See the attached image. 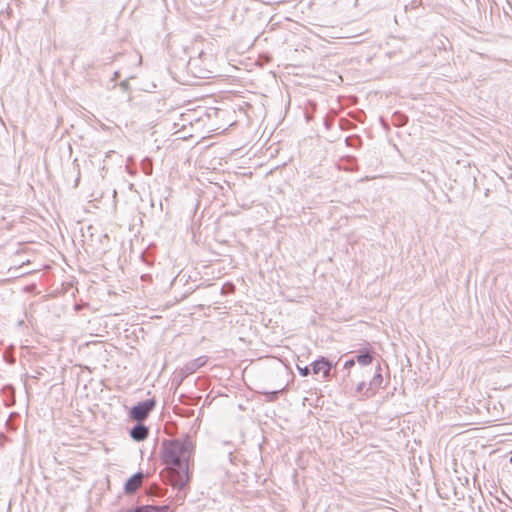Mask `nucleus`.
Instances as JSON below:
<instances>
[{
  "label": "nucleus",
  "mask_w": 512,
  "mask_h": 512,
  "mask_svg": "<svg viewBox=\"0 0 512 512\" xmlns=\"http://www.w3.org/2000/svg\"><path fill=\"white\" fill-rule=\"evenodd\" d=\"M193 450L194 446L189 437L163 441L161 458L174 488L182 490L189 483L188 462Z\"/></svg>",
  "instance_id": "nucleus-1"
},
{
  "label": "nucleus",
  "mask_w": 512,
  "mask_h": 512,
  "mask_svg": "<svg viewBox=\"0 0 512 512\" xmlns=\"http://www.w3.org/2000/svg\"><path fill=\"white\" fill-rule=\"evenodd\" d=\"M156 401L154 399H147L134 405L129 411L130 419L143 422L155 408Z\"/></svg>",
  "instance_id": "nucleus-2"
},
{
  "label": "nucleus",
  "mask_w": 512,
  "mask_h": 512,
  "mask_svg": "<svg viewBox=\"0 0 512 512\" xmlns=\"http://www.w3.org/2000/svg\"><path fill=\"white\" fill-rule=\"evenodd\" d=\"M207 362L206 356H200L187 362L180 370L181 381L189 375L195 373L199 368L203 367Z\"/></svg>",
  "instance_id": "nucleus-3"
},
{
  "label": "nucleus",
  "mask_w": 512,
  "mask_h": 512,
  "mask_svg": "<svg viewBox=\"0 0 512 512\" xmlns=\"http://www.w3.org/2000/svg\"><path fill=\"white\" fill-rule=\"evenodd\" d=\"M381 371H382V369H381L380 363L378 362L376 365L375 374L372 377V379L370 380L368 387L364 391V395L366 397L373 396L376 393V391L381 387L382 382H383V376H382Z\"/></svg>",
  "instance_id": "nucleus-4"
},
{
  "label": "nucleus",
  "mask_w": 512,
  "mask_h": 512,
  "mask_svg": "<svg viewBox=\"0 0 512 512\" xmlns=\"http://www.w3.org/2000/svg\"><path fill=\"white\" fill-rule=\"evenodd\" d=\"M144 474L137 472L133 474L125 483L124 490L128 495L134 494L142 485Z\"/></svg>",
  "instance_id": "nucleus-5"
},
{
  "label": "nucleus",
  "mask_w": 512,
  "mask_h": 512,
  "mask_svg": "<svg viewBox=\"0 0 512 512\" xmlns=\"http://www.w3.org/2000/svg\"><path fill=\"white\" fill-rule=\"evenodd\" d=\"M148 435L149 428L142 422H137V424L130 429V437L136 442L144 441Z\"/></svg>",
  "instance_id": "nucleus-6"
},
{
  "label": "nucleus",
  "mask_w": 512,
  "mask_h": 512,
  "mask_svg": "<svg viewBox=\"0 0 512 512\" xmlns=\"http://www.w3.org/2000/svg\"><path fill=\"white\" fill-rule=\"evenodd\" d=\"M331 368V363L325 357H321L320 359H317L312 363L313 373L319 374L320 372H322L324 378H327L329 376Z\"/></svg>",
  "instance_id": "nucleus-7"
},
{
  "label": "nucleus",
  "mask_w": 512,
  "mask_h": 512,
  "mask_svg": "<svg viewBox=\"0 0 512 512\" xmlns=\"http://www.w3.org/2000/svg\"><path fill=\"white\" fill-rule=\"evenodd\" d=\"M167 505L154 506V505H141L135 508L121 509L119 512H168Z\"/></svg>",
  "instance_id": "nucleus-8"
},
{
  "label": "nucleus",
  "mask_w": 512,
  "mask_h": 512,
  "mask_svg": "<svg viewBox=\"0 0 512 512\" xmlns=\"http://www.w3.org/2000/svg\"><path fill=\"white\" fill-rule=\"evenodd\" d=\"M355 360L360 365L367 366L373 362V356L368 349L360 350Z\"/></svg>",
  "instance_id": "nucleus-9"
},
{
  "label": "nucleus",
  "mask_w": 512,
  "mask_h": 512,
  "mask_svg": "<svg viewBox=\"0 0 512 512\" xmlns=\"http://www.w3.org/2000/svg\"><path fill=\"white\" fill-rule=\"evenodd\" d=\"M286 386H283V387H279L275 390H264V391H261V393L263 395H265L266 397V401H269V402H273L275 400H277L278 396L280 393H282L284 390H285Z\"/></svg>",
  "instance_id": "nucleus-10"
},
{
  "label": "nucleus",
  "mask_w": 512,
  "mask_h": 512,
  "mask_svg": "<svg viewBox=\"0 0 512 512\" xmlns=\"http://www.w3.org/2000/svg\"><path fill=\"white\" fill-rule=\"evenodd\" d=\"M298 370H299V373L302 375V376H308L310 374V368L308 366H305L303 368H301L300 366H298Z\"/></svg>",
  "instance_id": "nucleus-11"
},
{
  "label": "nucleus",
  "mask_w": 512,
  "mask_h": 512,
  "mask_svg": "<svg viewBox=\"0 0 512 512\" xmlns=\"http://www.w3.org/2000/svg\"><path fill=\"white\" fill-rule=\"evenodd\" d=\"M355 359L354 358H351V359H348L347 361H345L344 363V369H350L352 368L354 365H355Z\"/></svg>",
  "instance_id": "nucleus-12"
},
{
  "label": "nucleus",
  "mask_w": 512,
  "mask_h": 512,
  "mask_svg": "<svg viewBox=\"0 0 512 512\" xmlns=\"http://www.w3.org/2000/svg\"><path fill=\"white\" fill-rule=\"evenodd\" d=\"M365 382L362 381L360 382L358 385H357V388H356V391L359 392V393H363L364 394V388H365Z\"/></svg>",
  "instance_id": "nucleus-13"
}]
</instances>
